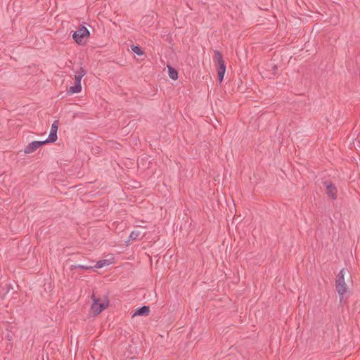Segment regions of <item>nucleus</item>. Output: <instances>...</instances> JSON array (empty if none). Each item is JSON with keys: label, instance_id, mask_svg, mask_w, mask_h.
I'll return each mask as SVG.
<instances>
[{"label": "nucleus", "instance_id": "nucleus-1", "mask_svg": "<svg viewBox=\"0 0 360 360\" xmlns=\"http://www.w3.org/2000/svg\"><path fill=\"white\" fill-rule=\"evenodd\" d=\"M91 299L93 300V303L91 307V311L94 316L99 314L109 305V301L106 296H104L103 299L97 298L93 293L91 295Z\"/></svg>", "mask_w": 360, "mask_h": 360}, {"label": "nucleus", "instance_id": "nucleus-2", "mask_svg": "<svg viewBox=\"0 0 360 360\" xmlns=\"http://www.w3.org/2000/svg\"><path fill=\"white\" fill-rule=\"evenodd\" d=\"M345 270L342 269L338 273L335 280V289L340 297V302H342L345 294L347 291V285L345 281Z\"/></svg>", "mask_w": 360, "mask_h": 360}, {"label": "nucleus", "instance_id": "nucleus-3", "mask_svg": "<svg viewBox=\"0 0 360 360\" xmlns=\"http://www.w3.org/2000/svg\"><path fill=\"white\" fill-rule=\"evenodd\" d=\"M86 74V70L83 67H80L79 70L76 72L75 75V85L69 88L68 90V94L79 93L82 91L81 80Z\"/></svg>", "mask_w": 360, "mask_h": 360}, {"label": "nucleus", "instance_id": "nucleus-4", "mask_svg": "<svg viewBox=\"0 0 360 360\" xmlns=\"http://www.w3.org/2000/svg\"><path fill=\"white\" fill-rule=\"evenodd\" d=\"M89 34L90 33L88 29L82 25L73 33L72 38L78 44H82L83 43L84 38Z\"/></svg>", "mask_w": 360, "mask_h": 360}, {"label": "nucleus", "instance_id": "nucleus-5", "mask_svg": "<svg viewBox=\"0 0 360 360\" xmlns=\"http://www.w3.org/2000/svg\"><path fill=\"white\" fill-rule=\"evenodd\" d=\"M44 145H45V144L43 141H32V142L30 143L25 147V148L24 150V153L26 154L32 153L34 152L37 148H39V147H41Z\"/></svg>", "mask_w": 360, "mask_h": 360}, {"label": "nucleus", "instance_id": "nucleus-6", "mask_svg": "<svg viewBox=\"0 0 360 360\" xmlns=\"http://www.w3.org/2000/svg\"><path fill=\"white\" fill-rule=\"evenodd\" d=\"M326 185V193L333 200L337 198L336 192L337 189L334 184L330 183H325Z\"/></svg>", "mask_w": 360, "mask_h": 360}, {"label": "nucleus", "instance_id": "nucleus-7", "mask_svg": "<svg viewBox=\"0 0 360 360\" xmlns=\"http://www.w3.org/2000/svg\"><path fill=\"white\" fill-rule=\"evenodd\" d=\"M217 75H218V79L220 82H222L225 72H226V64L224 63H219L217 65Z\"/></svg>", "mask_w": 360, "mask_h": 360}, {"label": "nucleus", "instance_id": "nucleus-8", "mask_svg": "<svg viewBox=\"0 0 360 360\" xmlns=\"http://www.w3.org/2000/svg\"><path fill=\"white\" fill-rule=\"evenodd\" d=\"M145 236V233H142L139 231H132L129 235V240H141L143 236Z\"/></svg>", "mask_w": 360, "mask_h": 360}, {"label": "nucleus", "instance_id": "nucleus-9", "mask_svg": "<svg viewBox=\"0 0 360 360\" xmlns=\"http://www.w3.org/2000/svg\"><path fill=\"white\" fill-rule=\"evenodd\" d=\"M150 312V308L148 306H143L138 309L134 314V316H147Z\"/></svg>", "mask_w": 360, "mask_h": 360}, {"label": "nucleus", "instance_id": "nucleus-10", "mask_svg": "<svg viewBox=\"0 0 360 360\" xmlns=\"http://www.w3.org/2000/svg\"><path fill=\"white\" fill-rule=\"evenodd\" d=\"M214 61L218 65L219 63H225L224 59H223V57H222V55L221 53H220L219 51H217V50H214Z\"/></svg>", "mask_w": 360, "mask_h": 360}, {"label": "nucleus", "instance_id": "nucleus-11", "mask_svg": "<svg viewBox=\"0 0 360 360\" xmlns=\"http://www.w3.org/2000/svg\"><path fill=\"white\" fill-rule=\"evenodd\" d=\"M110 264H111V262L110 259H103V260H100V261L97 262L96 264L94 266V268L101 269L105 266H108Z\"/></svg>", "mask_w": 360, "mask_h": 360}, {"label": "nucleus", "instance_id": "nucleus-12", "mask_svg": "<svg viewBox=\"0 0 360 360\" xmlns=\"http://www.w3.org/2000/svg\"><path fill=\"white\" fill-rule=\"evenodd\" d=\"M77 269H81L84 270H91L94 269V266L91 265H77V264H72L70 266V269L71 271Z\"/></svg>", "mask_w": 360, "mask_h": 360}, {"label": "nucleus", "instance_id": "nucleus-13", "mask_svg": "<svg viewBox=\"0 0 360 360\" xmlns=\"http://www.w3.org/2000/svg\"><path fill=\"white\" fill-rule=\"evenodd\" d=\"M169 76L173 80H176L178 78V72L171 66H168Z\"/></svg>", "mask_w": 360, "mask_h": 360}, {"label": "nucleus", "instance_id": "nucleus-14", "mask_svg": "<svg viewBox=\"0 0 360 360\" xmlns=\"http://www.w3.org/2000/svg\"><path fill=\"white\" fill-rule=\"evenodd\" d=\"M57 139H58V136H57V134H56V133H54V134L49 133L48 138L45 141H43L44 142V144H46L49 143L55 142L57 140Z\"/></svg>", "mask_w": 360, "mask_h": 360}, {"label": "nucleus", "instance_id": "nucleus-15", "mask_svg": "<svg viewBox=\"0 0 360 360\" xmlns=\"http://www.w3.org/2000/svg\"><path fill=\"white\" fill-rule=\"evenodd\" d=\"M131 50L134 53H135L136 54H137L139 56H141L143 54V52L141 48L139 46H132Z\"/></svg>", "mask_w": 360, "mask_h": 360}, {"label": "nucleus", "instance_id": "nucleus-16", "mask_svg": "<svg viewBox=\"0 0 360 360\" xmlns=\"http://www.w3.org/2000/svg\"><path fill=\"white\" fill-rule=\"evenodd\" d=\"M58 126H59V121L58 120H55L52 124H51V129H55V131H58Z\"/></svg>", "mask_w": 360, "mask_h": 360}, {"label": "nucleus", "instance_id": "nucleus-17", "mask_svg": "<svg viewBox=\"0 0 360 360\" xmlns=\"http://www.w3.org/2000/svg\"><path fill=\"white\" fill-rule=\"evenodd\" d=\"M136 227L147 228V226H141V224H136Z\"/></svg>", "mask_w": 360, "mask_h": 360}, {"label": "nucleus", "instance_id": "nucleus-18", "mask_svg": "<svg viewBox=\"0 0 360 360\" xmlns=\"http://www.w3.org/2000/svg\"><path fill=\"white\" fill-rule=\"evenodd\" d=\"M50 133H52V134L56 133V134H57V131H55V129H51Z\"/></svg>", "mask_w": 360, "mask_h": 360}, {"label": "nucleus", "instance_id": "nucleus-19", "mask_svg": "<svg viewBox=\"0 0 360 360\" xmlns=\"http://www.w3.org/2000/svg\"><path fill=\"white\" fill-rule=\"evenodd\" d=\"M140 222L142 223V224H145L146 223V221H141Z\"/></svg>", "mask_w": 360, "mask_h": 360}]
</instances>
